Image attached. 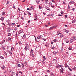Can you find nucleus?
<instances>
[{"instance_id": "obj_1", "label": "nucleus", "mask_w": 76, "mask_h": 76, "mask_svg": "<svg viewBox=\"0 0 76 76\" xmlns=\"http://www.w3.org/2000/svg\"><path fill=\"white\" fill-rule=\"evenodd\" d=\"M42 37H43L42 35H41L39 36L38 37H37V38L38 39H41V38H42Z\"/></svg>"}, {"instance_id": "obj_2", "label": "nucleus", "mask_w": 76, "mask_h": 76, "mask_svg": "<svg viewBox=\"0 0 76 76\" xmlns=\"http://www.w3.org/2000/svg\"><path fill=\"white\" fill-rule=\"evenodd\" d=\"M23 30H21L20 31H19L18 33V34L19 35L21 33H22V32H23Z\"/></svg>"}, {"instance_id": "obj_3", "label": "nucleus", "mask_w": 76, "mask_h": 76, "mask_svg": "<svg viewBox=\"0 0 76 76\" xmlns=\"http://www.w3.org/2000/svg\"><path fill=\"white\" fill-rule=\"evenodd\" d=\"M56 27H57V26H56L51 27L50 28V29L49 30H50V29H53V28H56Z\"/></svg>"}, {"instance_id": "obj_4", "label": "nucleus", "mask_w": 76, "mask_h": 76, "mask_svg": "<svg viewBox=\"0 0 76 76\" xmlns=\"http://www.w3.org/2000/svg\"><path fill=\"white\" fill-rule=\"evenodd\" d=\"M74 3H75L74 1H71L69 2V4H74Z\"/></svg>"}, {"instance_id": "obj_5", "label": "nucleus", "mask_w": 76, "mask_h": 76, "mask_svg": "<svg viewBox=\"0 0 76 76\" xmlns=\"http://www.w3.org/2000/svg\"><path fill=\"white\" fill-rule=\"evenodd\" d=\"M4 19V17H1V18H0V20H3Z\"/></svg>"}, {"instance_id": "obj_6", "label": "nucleus", "mask_w": 76, "mask_h": 76, "mask_svg": "<svg viewBox=\"0 0 76 76\" xmlns=\"http://www.w3.org/2000/svg\"><path fill=\"white\" fill-rule=\"evenodd\" d=\"M75 22H76V19L72 21V23H75Z\"/></svg>"}, {"instance_id": "obj_7", "label": "nucleus", "mask_w": 76, "mask_h": 76, "mask_svg": "<svg viewBox=\"0 0 76 76\" xmlns=\"http://www.w3.org/2000/svg\"><path fill=\"white\" fill-rule=\"evenodd\" d=\"M65 67H66V68H67V67H68V65H67V64L65 63Z\"/></svg>"}, {"instance_id": "obj_8", "label": "nucleus", "mask_w": 76, "mask_h": 76, "mask_svg": "<svg viewBox=\"0 0 76 76\" xmlns=\"http://www.w3.org/2000/svg\"><path fill=\"white\" fill-rule=\"evenodd\" d=\"M29 9L30 10H32V9H33V7L31 6V7L29 8Z\"/></svg>"}, {"instance_id": "obj_9", "label": "nucleus", "mask_w": 76, "mask_h": 76, "mask_svg": "<svg viewBox=\"0 0 76 76\" xmlns=\"http://www.w3.org/2000/svg\"><path fill=\"white\" fill-rule=\"evenodd\" d=\"M12 75H13L14 76V75H15V73L14 72H12Z\"/></svg>"}, {"instance_id": "obj_10", "label": "nucleus", "mask_w": 76, "mask_h": 76, "mask_svg": "<svg viewBox=\"0 0 76 76\" xmlns=\"http://www.w3.org/2000/svg\"><path fill=\"white\" fill-rule=\"evenodd\" d=\"M70 43H72V42H73V40L72 39H70Z\"/></svg>"}, {"instance_id": "obj_11", "label": "nucleus", "mask_w": 76, "mask_h": 76, "mask_svg": "<svg viewBox=\"0 0 76 76\" xmlns=\"http://www.w3.org/2000/svg\"><path fill=\"white\" fill-rule=\"evenodd\" d=\"M26 48H28L29 47V45L28 44H26Z\"/></svg>"}, {"instance_id": "obj_12", "label": "nucleus", "mask_w": 76, "mask_h": 76, "mask_svg": "<svg viewBox=\"0 0 76 76\" xmlns=\"http://www.w3.org/2000/svg\"><path fill=\"white\" fill-rule=\"evenodd\" d=\"M11 40V38L10 37H9L8 38V41H10Z\"/></svg>"}, {"instance_id": "obj_13", "label": "nucleus", "mask_w": 76, "mask_h": 76, "mask_svg": "<svg viewBox=\"0 0 76 76\" xmlns=\"http://www.w3.org/2000/svg\"><path fill=\"white\" fill-rule=\"evenodd\" d=\"M11 29H10V28H9L8 29L7 31L8 32H10V30Z\"/></svg>"}, {"instance_id": "obj_14", "label": "nucleus", "mask_w": 76, "mask_h": 76, "mask_svg": "<svg viewBox=\"0 0 76 76\" xmlns=\"http://www.w3.org/2000/svg\"><path fill=\"white\" fill-rule=\"evenodd\" d=\"M73 40H76V37H73Z\"/></svg>"}, {"instance_id": "obj_15", "label": "nucleus", "mask_w": 76, "mask_h": 76, "mask_svg": "<svg viewBox=\"0 0 76 76\" xmlns=\"http://www.w3.org/2000/svg\"><path fill=\"white\" fill-rule=\"evenodd\" d=\"M25 37H26V36L25 34H24L23 36V38H25Z\"/></svg>"}, {"instance_id": "obj_16", "label": "nucleus", "mask_w": 76, "mask_h": 76, "mask_svg": "<svg viewBox=\"0 0 76 76\" xmlns=\"http://www.w3.org/2000/svg\"><path fill=\"white\" fill-rule=\"evenodd\" d=\"M63 71H64V69H63V68H61V72H62V73H63Z\"/></svg>"}, {"instance_id": "obj_17", "label": "nucleus", "mask_w": 76, "mask_h": 76, "mask_svg": "<svg viewBox=\"0 0 76 76\" xmlns=\"http://www.w3.org/2000/svg\"><path fill=\"white\" fill-rule=\"evenodd\" d=\"M4 67H5L4 66H3L2 67H1V68L2 69H4Z\"/></svg>"}, {"instance_id": "obj_18", "label": "nucleus", "mask_w": 76, "mask_h": 76, "mask_svg": "<svg viewBox=\"0 0 76 76\" xmlns=\"http://www.w3.org/2000/svg\"><path fill=\"white\" fill-rule=\"evenodd\" d=\"M37 4H38L39 3V0H37Z\"/></svg>"}, {"instance_id": "obj_19", "label": "nucleus", "mask_w": 76, "mask_h": 76, "mask_svg": "<svg viewBox=\"0 0 76 76\" xmlns=\"http://www.w3.org/2000/svg\"><path fill=\"white\" fill-rule=\"evenodd\" d=\"M4 54H5V55L6 56V57H7V53H6L5 52H4Z\"/></svg>"}, {"instance_id": "obj_20", "label": "nucleus", "mask_w": 76, "mask_h": 76, "mask_svg": "<svg viewBox=\"0 0 76 76\" xmlns=\"http://www.w3.org/2000/svg\"><path fill=\"white\" fill-rule=\"evenodd\" d=\"M0 58L2 59H4V57L1 56H0Z\"/></svg>"}, {"instance_id": "obj_21", "label": "nucleus", "mask_w": 76, "mask_h": 76, "mask_svg": "<svg viewBox=\"0 0 76 76\" xmlns=\"http://www.w3.org/2000/svg\"><path fill=\"white\" fill-rule=\"evenodd\" d=\"M50 76H54V75L52 73H50Z\"/></svg>"}, {"instance_id": "obj_22", "label": "nucleus", "mask_w": 76, "mask_h": 76, "mask_svg": "<svg viewBox=\"0 0 76 76\" xmlns=\"http://www.w3.org/2000/svg\"><path fill=\"white\" fill-rule=\"evenodd\" d=\"M57 35H59V34H60V32H59V31H58L57 32Z\"/></svg>"}, {"instance_id": "obj_23", "label": "nucleus", "mask_w": 76, "mask_h": 76, "mask_svg": "<svg viewBox=\"0 0 76 76\" xmlns=\"http://www.w3.org/2000/svg\"><path fill=\"white\" fill-rule=\"evenodd\" d=\"M70 6L69 5V4L68 5V9H70Z\"/></svg>"}, {"instance_id": "obj_24", "label": "nucleus", "mask_w": 76, "mask_h": 76, "mask_svg": "<svg viewBox=\"0 0 76 76\" xmlns=\"http://www.w3.org/2000/svg\"><path fill=\"white\" fill-rule=\"evenodd\" d=\"M69 42V41L68 40H66V43H68V42Z\"/></svg>"}, {"instance_id": "obj_25", "label": "nucleus", "mask_w": 76, "mask_h": 76, "mask_svg": "<svg viewBox=\"0 0 76 76\" xmlns=\"http://www.w3.org/2000/svg\"><path fill=\"white\" fill-rule=\"evenodd\" d=\"M2 15H5V12H3L2 13Z\"/></svg>"}, {"instance_id": "obj_26", "label": "nucleus", "mask_w": 76, "mask_h": 76, "mask_svg": "<svg viewBox=\"0 0 76 76\" xmlns=\"http://www.w3.org/2000/svg\"><path fill=\"white\" fill-rule=\"evenodd\" d=\"M46 47H49V45L46 44L45 45Z\"/></svg>"}, {"instance_id": "obj_27", "label": "nucleus", "mask_w": 76, "mask_h": 76, "mask_svg": "<svg viewBox=\"0 0 76 76\" xmlns=\"http://www.w3.org/2000/svg\"><path fill=\"white\" fill-rule=\"evenodd\" d=\"M56 53H57L56 52V51H54L53 52V54H56Z\"/></svg>"}, {"instance_id": "obj_28", "label": "nucleus", "mask_w": 76, "mask_h": 76, "mask_svg": "<svg viewBox=\"0 0 76 76\" xmlns=\"http://www.w3.org/2000/svg\"><path fill=\"white\" fill-rule=\"evenodd\" d=\"M43 58L44 60H46V58H45V56H43Z\"/></svg>"}, {"instance_id": "obj_29", "label": "nucleus", "mask_w": 76, "mask_h": 76, "mask_svg": "<svg viewBox=\"0 0 76 76\" xmlns=\"http://www.w3.org/2000/svg\"><path fill=\"white\" fill-rule=\"evenodd\" d=\"M24 49H25V50H26V51H27V50H28H28H29V49H28V48H25Z\"/></svg>"}, {"instance_id": "obj_30", "label": "nucleus", "mask_w": 76, "mask_h": 76, "mask_svg": "<svg viewBox=\"0 0 76 76\" xmlns=\"http://www.w3.org/2000/svg\"><path fill=\"white\" fill-rule=\"evenodd\" d=\"M8 36H10V35H11V34L10 33H9L8 34Z\"/></svg>"}, {"instance_id": "obj_31", "label": "nucleus", "mask_w": 76, "mask_h": 76, "mask_svg": "<svg viewBox=\"0 0 76 76\" xmlns=\"http://www.w3.org/2000/svg\"><path fill=\"white\" fill-rule=\"evenodd\" d=\"M18 67H21V65L20 64H18Z\"/></svg>"}, {"instance_id": "obj_32", "label": "nucleus", "mask_w": 76, "mask_h": 76, "mask_svg": "<svg viewBox=\"0 0 76 76\" xmlns=\"http://www.w3.org/2000/svg\"><path fill=\"white\" fill-rule=\"evenodd\" d=\"M24 64H27V62H24Z\"/></svg>"}, {"instance_id": "obj_33", "label": "nucleus", "mask_w": 76, "mask_h": 76, "mask_svg": "<svg viewBox=\"0 0 76 76\" xmlns=\"http://www.w3.org/2000/svg\"><path fill=\"white\" fill-rule=\"evenodd\" d=\"M9 54H10L11 55H12V52H11L9 51Z\"/></svg>"}, {"instance_id": "obj_34", "label": "nucleus", "mask_w": 76, "mask_h": 76, "mask_svg": "<svg viewBox=\"0 0 76 76\" xmlns=\"http://www.w3.org/2000/svg\"><path fill=\"white\" fill-rule=\"evenodd\" d=\"M61 14H63V13H64V12L63 11H61Z\"/></svg>"}, {"instance_id": "obj_35", "label": "nucleus", "mask_w": 76, "mask_h": 76, "mask_svg": "<svg viewBox=\"0 0 76 76\" xmlns=\"http://www.w3.org/2000/svg\"><path fill=\"white\" fill-rule=\"evenodd\" d=\"M63 16V15H60V14H59L58 15V16Z\"/></svg>"}, {"instance_id": "obj_36", "label": "nucleus", "mask_w": 76, "mask_h": 76, "mask_svg": "<svg viewBox=\"0 0 76 76\" xmlns=\"http://www.w3.org/2000/svg\"><path fill=\"white\" fill-rule=\"evenodd\" d=\"M19 43L20 45H21L22 44V43H21V42H19Z\"/></svg>"}, {"instance_id": "obj_37", "label": "nucleus", "mask_w": 76, "mask_h": 76, "mask_svg": "<svg viewBox=\"0 0 76 76\" xmlns=\"http://www.w3.org/2000/svg\"><path fill=\"white\" fill-rule=\"evenodd\" d=\"M69 70H70V71H71V72H72V69L70 68H69Z\"/></svg>"}, {"instance_id": "obj_38", "label": "nucleus", "mask_w": 76, "mask_h": 76, "mask_svg": "<svg viewBox=\"0 0 76 76\" xmlns=\"http://www.w3.org/2000/svg\"><path fill=\"white\" fill-rule=\"evenodd\" d=\"M28 14L30 16L31 15V14L29 12H28Z\"/></svg>"}, {"instance_id": "obj_39", "label": "nucleus", "mask_w": 76, "mask_h": 76, "mask_svg": "<svg viewBox=\"0 0 76 76\" xmlns=\"http://www.w3.org/2000/svg\"><path fill=\"white\" fill-rule=\"evenodd\" d=\"M13 50H14V48H11L12 51H13Z\"/></svg>"}, {"instance_id": "obj_40", "label": "nucleus", "mask_w": 76, "mask_h": 76, "mask_svg": "<svg viewBox=\"0 0 76 76\" xmlns=\"http://www.w3.org/2000/svg\"><path fill=\"white\" fill-rule=\"evenodd\" d=\"M56 39H55L54 40H53V41L54 42H56Z\"/></svg>"}, {"instance_id": "obj_41", "label": "nucleus", "mask_w": 76, "mask_h": 76, "mask_svg": "<svg viewBox=\"0 0 76 76\" xmlns=\"http://www.w3.org/2000/svg\"><path fill=\"white\" fill-rule=\"evenodd\" d=\"M65 16L66 18H67V15H66Z\"/></svg>"}, {"instance_id": "obj_42", "label": "nucleus", "mask_w": 76, "mask_h": 76, "mask_svg": "<svg viewBox=\"0 0 76 76\" xmlns=\"http://www.w3.org/2000/svg\"><path fill=\"white\" fill-rule=\"evenodd\" d=\"M68 50H72V48H68Z\"/></svg>"}, {"instance_id": "obj_43", "label": "nucleus", "mask_w": 76, "mask_h": 76, "mask_svg": "<svg viewBox=\"0 0 76 76\" xmlns=\"http://www.w3.org/2000/svg\"><path fill=\"white\" fill-rule=\"evenodd\" d=\"M60 37L61 38H62V37H63V35L62 34V35H61Z\"/></svg>"}, {"instance_id": "obj_44", "label": "nucleus", "mask_w": 76, "mask_h": 76, "mask_svg": "<svg viewBox=\"0 0 76 76\" xmlns=\"http://www.w3.org/2000/svg\"><path fill=\"white\" fill-rule=\"evenodd\" d=\"M64 49H63V48H61V50L62 51H63Z\"/></svg>"}, {"instance_id": "obj_45", "label": "nucleus", "mask_w": 76, "mask_h": 76, "mask_svg": "<svg viewBox=\"0 0 76 76\" xmlns=\"http://www.w3.org/2000/svg\"><path fill=\"white\" fill-rule=\"evenodd\" d=\"M73 69H74L75 70H76V67H75L73 68Z\"/></svg>"}, {"instance_id": "obj_46", "label": "nucleus", "mask_w": 76, "mask_h": 76, "mask_svg": "<svg viewBox=\"0 0 76 76\" xmlns=\"http://www.w3.org/2000/svg\"><path fill=\"white\" fill-rule=\"evenodd\" d=\"M59 66L61 67H62V66H61V65H59Z\"/></svg>"}, {"instance_id": "obj_47", "label": "nucleus", "mask_w": 76, "mask_h": 76, "mask_svg": "<svg viewBox=\"0 0 76 76\" xmlns=\"http://www.w3.org/2000/svg\"><path fill=\"white\" fill-rule=\"evenodd\" d=\"M60 73H62V71H61V69H60Z\"/></svg>"}, {"instance_id": "obj_48", "label": "nucleus", "mask_w": 76, "mask_h": 76, "mask_svg": "<svg viewBox=\"0 0 76 76\" xmlns=\"http://www.w3.org/2000/svg\"><path fill=\"white\" fill-rule=\"evenodd\" d=\"M45 26L46 27H48V26L47 25H45Z\"/></svg>"}, {"instance_id": "obj_49", "label": "nucleus", "mask_w": 76, "mask_h": 76, "mask_svg": "<svg viewBox=\"0 0 76 76\" xmlns=\"http://www.w3.org/2000/svg\"><path fill=\"white\" fill-rule=\"evenodd\" d=\"M9 1H7V4H9Z\"/></svg>"}, {"instance_id": "obj_50", "label": "nucleus", "mask_w": 76, "mask_h": 76, "mask_svg": "<svg viewBox=\"0 0 76 76\" xmlns=\"http://www.w3.org/2000/svg\"><path fill=\"white\" fill-rule=\"evenodd\" d=\"M17 27H19L20 26V25H17Z\"/></svg>"}, {"instance_id": "obj_51", "label": "nucleus", "mask_w": 76, "mask_h": 76, "mask_svg": "<svg viewBox=\"0 0 76 76\" xmlns=\"http://www.w3.org/2000/svg\"><path fill=\"white\" fill-rule=\"evenodd\" d=\"M22 67H23H23H24V64H22Z\"/></svg>"}, {"instance_id": "obj_52", "label": "nucleus", "mask_w": 76, "mask_h": 76, "mask_svg": "<svg viewBox=\"0 0 76 76\" xmlns=\"http://www.w3.org/2000/svg\"><path fill=\"white\" fill-rule=\"evenodd\" d=\"M16 76H18V72H17V74H16Z\"/></svg>"}, {"instance_id": "obj_53", "label": "nucleus", "mask_w": 76, "mask_h": 76, "mask_svg": "<svg viewBox=\"0 0 76 76\" xmlns=\"http://www.w3.org/2000/svg\"><path fill=\"white\" fill-rule=\"evenodd\" d=\"M43 39L44 41H46V39Z\"/></svg>"}, {"instance_id": "obj_54", "label": "nucleus", "mask_w": 76, "mask_h": 76, "mask_svg": "<svg viewBox=\"0 0 76 76\" xmlns=\"http://www.w3.org/2000/svg\"><path fill=\"white\" fill-rule=\"evenodd\" d=\"M49 5H51V4H52L51 3H49Z\"/></svg>"}, {"instance_id": "obj_55", "label": "nucleus", "mask_w": 76, "mask_h": 76, "mask_svg": "<svg viewBox=\"0 0 76 76\" xmlns=\"http://www.w3.org/2000/svg\"><path fill=\"white\" fill-rule=\"evenodd\" d=\"M2 42H3V43L4 42H5V40H4Z\"/></svg>"}, {"instance_id": "obj_56", "label": "nucleus", "mask_w": 76, "mask_h": 76, "mask_svg": "<svg viewBox=\"0 0 76 76\" xmlns=\"http://www.w3.org/2000/svg\"><path fill=\"white\" fill-rule=\"evenodd\" d=\"M2 25H4V26H5V24L4 23H2Z\"/></svg>"}, {"instance_id": "obj_57", "label": "nucleus", "mask_w": 76, "mask_h": 76, "mask_svg": "<svg viewBox=\"0 0 76 76\" xmlns=\"http://www.w3.org/2000/svg\"><path fill=\"white\" fill-rule=\"evenodd\" d=\"M13 8H14V9H15V6L13 5Z\"/></svg>"}, {"instance_id": "obj_58", "label": "nucleus", "mask_w": 76, "mask_h": 76, "mask_svg": "<svg viewBox=\"0 0 76 76\" xmlns=\"http://www.w3.org/2000/svg\"><path fill=\"white\" fill-rule=\"evenodd\" d=\"M35 16H35V18H37V15H35Z\"/></svg>"}, {"instance_id": "obj_59", "label": "nucleus", "mask_w": 76, "mask_h": 76, "mask_svg": "<svg viewBox=\"0 0 76 76\" xmlns=\"http://www.w3.org/2000/svg\"><path fill=\"white\" fill-rule=\"evenodd\" d=\"M50 66H52V64L50 63L49 64Z\"/></svg>"}, {"instance_id": "obj_60", "label": "nucleus", "mask_w": 76, "mask_h": 76, "mask_svg": "<svg viewBox=\"0 0 76 76\" xmlns=\"http://www.w3.org/2000/svg\"><path fill=\"white\" fill-rule=\"evenodd\" d=\"M47 71L48 72H50V70H48Z\"/></svg>"}, {"instance_id": "obj_61", "label": "nucleus", "mask_w": 76, "mask_h": 76, "mask_svg": "<svg viewBox=\"0 0 76 76\" xmlns=\"http://www.w3.org/2000/svg\"><path fill=\"white\" fill-rule=\"evenodd\" d=\"M51 7H53V8L54 7V6H52V5L51 6Z\"/></svg>"}, {"instance_id": "obj_62", "label": "nucleus", "mask_w": 76, "mask_h": 76, "mask_svg": "<svg viewBox=\"0 0 76 76\" xmlns=\"http://www.w3.org/2000/svg\"><path fill=\"white\" fill-rule=\"evenodd\" d=\"M27 10H30V8H27Z\"/></svg>"}, {"instance_id": "obj_63", "label": "nucleus", "mask_w": 76, "mask_h": 76, "mask_svg": "<svg viewBox=\"0 0 76 76\" xmlns=\"http://www.w3.org/2000/svg\"><path fill=\"white\" fill-rule=\"evenodd\" d=\"M72 10H75V8H73Z\"/></svg>"}, {"instance_id": "obj_64", "label": "nucleus", "mask_w": 76, "mask_h": 76, "mask_svg": "<svg viewBox=\"0 0 76 76\" xmlns=\"http://www.w3.org/2000/svg\"><path fill=\"white\" fill-rule=\"evenodd\" d=\"M2 48L3 49V50H5V48Z\"/></svg>"}]
</instances>
